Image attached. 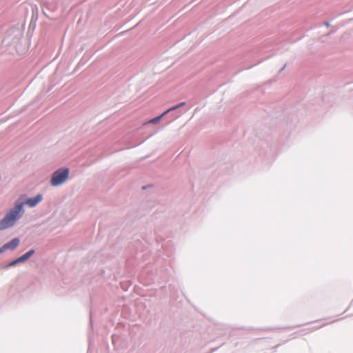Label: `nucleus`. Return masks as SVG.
<instances>
[{"instance_id":"obj_5","label":"nucleus","mask_w":353,"mask_h":353,"mask_svg":"<svg viewBox=\"0 0 353 353\" xmlns=\"http://www.w3.org/2000/svg\"><path fill=\"white\" fill-rule=\"evenodd\" d=\"M183 104H184V103H180V104H179V105H175V106H174V107H172V108H169L168 110H167L166 111H165L164 112H163L160 116L157 117H154V118H153V119H150V120L148 121V123H157L159 122V121L161 120V119L163 116H165V114H167L169 112L172 111V110H175V109L178 108L179 107H180V106L183 105Z\"/></svg>"},{"instance_id":"obj_2","label":"nucleus","mask_w":353,"mask_h":353,"mask_svg":"<svg viewBox=\"0 0 353 353\" xmlns=\"http://www.w3.org/2000/svg\"><path fill=\"white\" fill-rule=\"evenodd\" d=\"M23 213V203H17L6 215L3 221H17Z\"/></svg>"},{"instance_id":"obj_3","label":"nucleus","mask_w":353,"mask_h":353,"mask_svg":"<svg viewBox=\"0 0 353 353\" xmlns=\"http://www.w3.org/2000/svg\"><path fill=\"white\" fill-rule=\"evenodd\" d=\"M34 253V250H30V251H28V252H26L21 256L17 258V259L10 262L9 264L6 265V267L8 268V267L15 265L16 264H17L19 263H23V262L26 261V260H28L31 256H32Z\"/></svg>"},{"instance_id":"obj_7","label":"nucleus","mask_w":353,"mask_h":353,"mask_svg":"<svg viewBox=\"0 0 353 353\" xmlns=\"http://www.w3.org/2000/svg\"><path fill=\"white\" fill-rule=\"evenodd\" d=\"M13 223H14V222H8V221L1 222L0 223V230H1L6 229L8 228L12 227L13 225Z\"/></svg>"},{"instance_id":"obj_6","label":"nucleus","mask_w":353,"mask_h":353,"mask_svg":"<svg viewBox=\"0 0 353 353\" xmlns=\"http://www.w3.org/2000/svg\"><path fill=\"white\" fill-rule=\"evenodd\" d=\"M42 200V195L38 194L34 198L28 199L25 202H22L23 204H27L30 207L35 206L37 203H39Z\"/></svg>"},{"instance_id":"obj_1","label":"nucleus","mask_w":353,"mask_h":353,"mask_svg":"<svg viewBox=\"0 0 353 353\" xmlns=\"http://www.w3.org/2000/svg\"><path fill=\"white\" fill-rule=\"evenodd\" d=\"M69 170L68 168H60L55 171L51 178V184L57 186L65 181L68 177Z\"/></svg>"},{"instance_id":"obj_4","label":"nucleus","mask_w":353,"mask_h":353,"mask_svg":"<svg viewBox=\"0 0 353 353\" xmlns=\"http://www.w3.org/2000/svg\"><path fill=\"white\" fill-rule=\"evenodd\" d=\"M19 244V239H14L11 241H10L8 243L4 244L1 248H0V254L6 252L8 250H14Z\"/></svg>"}]
</instances>
